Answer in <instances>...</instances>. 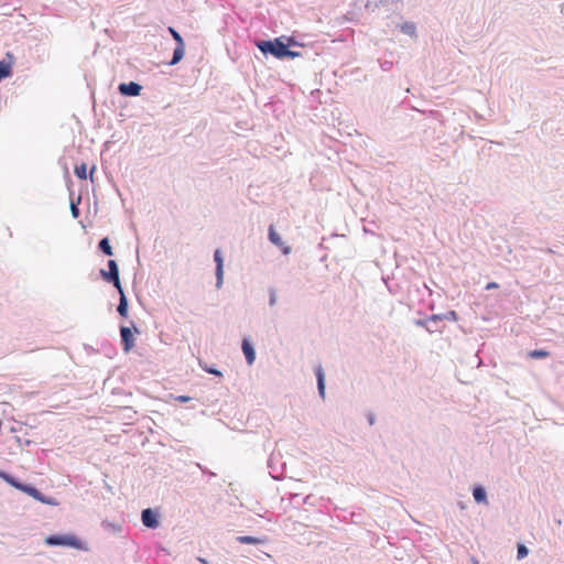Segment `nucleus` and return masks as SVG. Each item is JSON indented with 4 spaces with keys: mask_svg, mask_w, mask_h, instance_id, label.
Wrapping results in <instances>:
<instances>
[{
    "mask_svg": "<svg viewBox=\"0 0 564 564\" xmlns=\"http://www.w3.org/2000/svg\"><path fill=\"white\" fill-rule=\"evenodd\" d=\"M258 47L263 53H271L276 58L296 57L300 55L297 52L290 51L288 46L279 39L274 41H262L258 43Z\"/></svg>",
    "mask_w": 564,
    "mask_h": 564,
    "instance_id": "1",
    "label": "nucleus"
},
{
    "mask_svg": "<svg viewBox=\"0 0 564 564\" xmlns=\"http://www.w3.org/2000/svg\"><path fill=\"white\" fill-rule=\"evenodd\" d=\"M45 544L50 546H68L77 550H83V542L74 534H57L45 538Z\"/></svg>",
    "mask_w": 564,
    "mask_h": 564,
    "instance_id": "2",
    "label": "nucleus"
},
{
    "mask_svg": "<svg viewBox=\"0 0 564 564\" xmlns=\"http://www.w3.org/2000/svg\"><path fill=\"white\" fill-rule=\"evenodd\" d=\"M109 271L101 270V276L109 282H112L118 292H121L122 286L119 279V269L115 260L108 261Z\"/></svg>",
    "mask_w": 564,
    "mask_h": 564,
    "instance_id": "3",
    "label": "nucleus"
},
{
    "mask_svg": "<svg viewBox=\"0 0 564 564\" xmlns=\"http://www.w3.org/2000/svg\"><path fill=\"white\" fill-rule=\"evenodd\" d=\"M120 335L123 344V350L129 352L134 347V337L129 327L121 326Z\"/></svg>",
    "mask_w": 564,
    "mask_h": 564,
    "instance_id": "4",
    "label": "nucleus"
},
{
    "mask_svg": "<svg viewBox=\"0 0 564 564\" xmlns=\"http://www.w3.org/2000/svg\"><path fill=\"white\" fill-rule=\"evenodd\" d=\"M13 64L14 57L10 53L7 54L4 59L0 61V80L11 76Z\"/></svg>",
    "mask_w": 564,
    "mask_h": 564,
    "instance_id": "5",
    "label": "nucleus"
},
{
    "mask_svg": "<svg viewBox=\"0 0 564 564\" xmlns=\"http://www.w3.org/2000/svg\"><path fill=\"white\" fill-rule=\"evenodd\" d=\"M142 523L147 528L155 529L159 527L158 513L152 509H144L142 511Z\"/></svg>",
    "mask_w": 564,
    "mask_h": 564,
    "instance_id": "6",
    "label": "nucleus"
},
{
    "mask_svg": "<svg viewBox=\"0 0 564 564\" xmlns=\"http://www.w3.org/2000/svg\"><path fill=\"white\" fill-rule=\"evenodd\" d=\"M118 89L124 96H138L142 87L134 82H130L120 84Z\"/></svg>",
    "mask_w": 564,
    "mask_h": 564,
    "instance_id": "7",
    "label": "nucleus"
},
{
    "mask_svg": "<svg viewBox=\"0 0 564 564\" xmlns=\"http://www.w3.org/2000/svg\"><path fill=\"white\" fill-rule=\"evenodd\" d=\"M269 240L276 247L282 249V252L284 254H289L291 252V247L285 246L279 236V234L275 231L273 226H270L269 228Z\"/></svg>",
    "mask_w": 564,
    "mask_h": 564,
    "instance_id": "8",
    "label": "nucleus"
},
{
    "mask_svg": "<svg viewBox=\"0 0 564 564\" xmlns=\"http://www.w3.org/2000/svg\"><path fill=\"white\" fill-rule=\"evenodd\" d=\"M214 259L216 262V275H217V286L220 288L223 283V275H224V262L223 257L219 250H216L214 253Z\"/></svg>",
    "mask_w": 564,
    "mask_h": 564,
    "instance_id": "9",
    "label": "nucleus"
},
{
    "mask_svg": "<svg viewBox=\"0 0 564 564\" xmlns=\"http://www.w3.org/2000/svg\"><path fill=\"white\" fill-rule=\"evenodd\" d=\"M241 348H242V351H243V355L246 357L248 365H252L256 359V352H254V349L251 346L250 341L247 338H245L242 340Z\"/></svg>",
    "mask_w": 564,
    "mask_h": 564,
    "instance_id": "10",
    "label": "nucleus"
},
{
    "mask_svg": "<svg viewBox=\"0 0 564 564\" xmlns=\"http://www.w3.org/2000/svg\"><path fill=\"white\" fill-rule=\"evenodd\" d=\"M119 294H120V302H119V305H118V313L122 317H127V315H128V301H127V297L124 295L123 290H121V292H119Z\"/></svg>",
    "mask_w": 564,
    "mask_h": 564,
    "instance_id": "11",
    "label": "nucleus"
},
{
    "mask_svg": "<svg viewBox=\"0 0 564 564\" xmlns=\"http://www.w3.org/2000/svg\"><path fill=\"white\" fill-rule=\"evenodd\" d=\"M184 53H185V44L176 45L174 53H173V57L170 62V65L177 64L183 58Z\"/></svg>",
    "mask_w": 564,
    "mask_h": 564,
    "instance_id": "12",
    "label": "nucleus"
},
{
    "mask_svg": "<svg viewBox=\"0 0 564 564\" xmlns=\"http://www.w3.org/2000/svg\"><path fill=\"white\" fill-rule=\"evenodd\" d=\"M23 492L28 494L29 496L33 497L36 500L45 501L42 494L34 487L23 485L22 490Z\"/></svg>",
    "mask_w": 564,
    "mask_h": 564,
    "instance_id": "13",
    "label": "nucleus"
},
{
    "mask_svg": "<svg viewBox=\"0 0 564 564\" xmlns=\"http://www.w3.org/2000/svg\"><path fill=\"white\" fill-rule=\"evenodd\" d=\"M474 499L479 503H488L487 496L482 487H476L473 490Z\"/></svg>",
    "mask_w": 564,
    "mask_h": 564,
    "instance_id": "14",
    "label": "nucleus"
},
{
    "mask_svg": "<svg viewBox=\"0 0 564 564\" xmlns=\"http://www.w3.org/2000/svg\"><path fill=\"white\" fill-rule=\"evenodd\" d=\"M0 477L6 480L8 484H10L12 487L22 490L23 484L19 482L15 478L11 477L10 475L0 471Z\"/></svg>",
    "mask_w": 564,
    "mask_h": 564,
    "instance_id": "15",
    "label": "nucleus"
},
{
    "mask_svg": "<svg viewBox=\"0 0 564 564\" xmlns=\"http://www.w3.org/2000/svg\"><path fill=\"white\" fill-rule=\"evenodd\" d=\"M316 377H317L318 391H319L321 395L324 397V393H325L324 371L321 367L317 368V370H316Z\"/></svg>",
    "mask_w": 564,
    "mask_h": 564,
    "instance_id": "16",
    "label": "nucleus"
},
{
    "mask_svg": "<svg viewBox=\"0 0 564 564\" xmlns=\"http://www.w3.org/2000/svg\"><path fill=\"white\" fill-rule=\"evenodd\" d=\"M237 540L241 544H260V543H262V540L254 538V536H249V535L238 536Z\"/></svg>",
    "mask_w": 564,
    "mask_h": 564,
    "instance_id": "17",
    "label": "nucleus"
},
{
    "mask_svg": "<svg viewBox=\"0 0 564 564\" xmlns=\"http://www.w3.org/2000/svg\"><path fill=\"white\" fill-rule=\"evenodd\" d=\"M528 356L532 359H541L550 356V352L544 349H534L529 351Z\"/></svg>",
    "mask_w": 564,
    "mask_h": 564,
    "instance_id": "18",
    "label": "nucleus"
},
{
    "mask_svg": "<svg viewBox=\"0 0 564 564\" xmlns=\"http://www.w3.org/2000/svg\"><path fill=\"white\" fill-rule=\"evenodd\" d=\"M99 249L107 256H112V248L109 243L108 238H104L99 241Z\"/></svg>",
    "mask_w": 564,
    "mask_h": 564,
    "instance_id": "19",
    "label": "nucleus"
},
{
    "mask_svg": "<svg viewBox=\"0 0 564 564\" xmlns=\"http://www.w3.org/2000/svg\"><path fill=\"white\" fill-rule=\"evenodd\" d=\"M75 174L80 180L87 178V165L85 163H82L80 165L75 166Z\"/></svg>",
    "mask_w": 564,
    "mask_h": 564,
    "instance_id": "20",
    "label": "nucleus"
},
{
    "mask_svg": "<svg viewBox=\"0 0 564 564\" xmlns=\"http://www.w3.org/2000/svg\"><path fill=\"white\" fill-rule=\"evenodd\" d=\"M401 31L409 35L415 34V25L413 23L406 22L401 25Z\"/></svg>",
    "mask_w": 564,
    "mask_h": 564,
    "instance_id": "21",
    "label": "nucleus"
},
{
    "mask_svg": "<svg viewBox=\"0 0 564 564\" xmlns=\"http://www.w3.org/2000/svg\"><path fill=\"white\" fill-rule=\"evenodd\" d=\"M169 32L171 33V35L173 36V39L175 40L177 45L184 44L183 37L181 36V34L175 29L170 26L169 28Z\"/></svg>",
    "mask_w": 564,
    "mask_h": 564,
    "instance_id": "22",
    "label": "nucleus"
},
{
    "mask_svg": "<svg viewBox=\"0 0 564 564\" xmlns=\"http://www.w3.org/2000/svg\"><path fill=\"white\" fill-rule=\"evenodd\" d=\"M528 555V549L523 544L518 545V558L521 560Z\"/></svg>",
    "mask_w": 564,
    "mask_h": 564,
    "instance_id": "23",
    "label": "nucleus"
},
{
    "mask_svg": "<svg viewBox=\"0 0 564 564\" xmlns=\"http://www.w3.org/2000/svg\"><path fill=\"white\" fill-rule=\"evenodd\" d=\"M203 369L206 372H208V373H212V375H215V376H219V377L223 376V373L220 371H218L217 369H215V368H210V367L205 366V367H203Z\"/></svg>",
    "mask_w": 564,
    "mask_h": 564,
    "instance_id": "24",
    "label": "nucleus"
},
{
    "mask_svg": "<svg viewBox=\"0 0 564 564\" xmlns=\"http://www.w3.org/2000/svg\"><path fill=\"white\" fill-rule=\"evenodd\" d=\"M499 285L498 283L496 282H489L487 285H486V290H492V289H498Z\"/></svg>",
    "mask_w": 564,
    "mask_h": 564,
    "instance_id": "25",
    "label": "nucleus"
},
{
    "mask_svg": "<svg viewBox=\"0 0 564 564\" xmlns=\"http://www.w3.org/2000/svg\"><path fill=\"white\" fill-rule=\"evenodd\" d=\"M72 214L74 217L78 216V208L74 204L72 205Z\"/></svg>",
    "mask_w": 564,
    "mask_h": 564,
    "instance_id": "26",
    "label": "nucleus"
},
{
    "mask_svg": "<svg viewBox=\"0 0 564 564\" xmlns=\"http://www.w3.org/2000/svg\"><path fill=\"white\" fill-rule=\"evenodd\" d=\"M191 398L189 397H186V395H180L177 397V400L181 401V402H187Z\"/></svg>",
    "mask_w": 564,
    "mask_h": 564,
    "instance_id": "27",
    "label": "nucleus"
},
{
    "mask_svg": "<svg viewBox=\"0 0 564 564\" xmlns=\"http://www.w3.org/2000/svg\"><path fill=\"white\" fill-rule=\"evenodd\" d=\"M276 302V296L274 293L271 294V299H270V305H274Z\"/></svg>",
    "mask_w": 564,
    "mask_h": 564,
    "instance_id": "28",
    "label": "nucleus"
},
{
    "mask_svg": "<svg viewBox=\"0 0 564 564\" xmlns=\"http://www.w3.org/2000/svg\"><path fill=\"white\" fill-rule=\"evenodd\" d=\"M200 562H202L203 564H207V562H206L205 560H200Z\"/></svg>",
    "mask_w": 564,
    "mask_h": 564,
    "instance_id": "29",
    "label": "nucleus"
}]
</instances>
